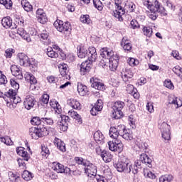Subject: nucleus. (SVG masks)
<instances>
[{"instance_id":"nucleus-1","label":"nucleus","mask_w":182,"mask_h":182,"mask_svg":"<svg viewBox=\"0 0 182 182\" xmlns=\"http://www.w3.org/2000/svg\"><path fill=\"white\" fill-rule=\"evenodd\" d=\"M114 167L119 173H132V164L129 159L124 158L114 164Z\"/></svg>"},{"instance_id":"nucleus-2","label":"nucleus","mask_w":182,"mask_h":182,"mask_svg":"<svg viewBox=\"0 0 182 182\" xmlns=\"http://www.w3.org/2000/svg\"><path fill=\"white\" fill-rule=\"evenodd\" d=\"M29 134L35 140H38L40 137H45L49 134V131L46 127H37L31 128L29 130Z\"/></svg>"},{"instance_id":"nucleus-3","label":"nucleus","mask_w":182,"mask_h":182,"mask_svg":"<svg viewBox=\"0 0 182 182\" xmlns=\"http://www.w3.org/2000/svg\"><path fill=\"white\" fill-rule=\"evenodd\" d=\"M16 151L18 156H22L23 159H18L17 160L18 164L19 167H22L23 168H25L26 164H25V161H28L31 159V155L28 154L26 151H25V148L22 146L17 147L16 149Z\"/></svg>"},{"instance_id":"nucleus-4","label":"nucleus","mask_w":182,"mask_h":182,"mask_svg":"<svg viewBox=\"0 0 182 182\" xmlns=\"http://www.w3.org/2000/svg\"><path fill=\"white\" fill-rule=\"evenodd\" d=\"M123 107H124V102L122 101H117L114 102L112 106V109L114 110L112 112V117H114V119H122V117L123 116V112H122V110H123Z\"/></svg>"},{"instance_id":"nucleus-5","label":"nucleus","mask_w":182,"mask_h":182,"mask_svg":"<svg viewBox=\"0 0 182 182\" xmlns=\"http://www.w3.org/2000/svg\"><path fill=\"white\" fill-rule=\"evenodd\" d=\"M156 6L157 7L149 10L148 14L149 18H150V19L152 21H156L157 19V12L161 14V15H163V16H166V15H167V11L164 7H159V5H156Z\"/></svg>"},{"instance_id":"nucleus-6","label":"nucleus","mask_w":182,"mask_h":182,"mask_svg":"<svg viewBox=\"0 0 182 182\" xmlns=\"http://www.w3.org/2000/svg\"><path fill=\"white\" fill-rule=\"evenodd\" d=\"M54 26L59 32H69L72 29V26H70L69 21L63 23L60 20L55 21L54 22Z\"/></svg>"},{"instance_id":"nucleus-7","label":"nucleus","mask_w":182,"mask_h":182,"mask_svg":"<svg viewBox=\"0 0 182 182\" xmlns=\"http://www.w3.org/2000/svg\"><path fill=\"white\" fill-rule=\"evenodd\" d=\"M171 127L167 123L164 122L161 125V133L162 136V139L165 140V141H168L171 140V132L170 129Z\"/></svg>"},{"instance_id":"nucleus-8","label":"nucleus","mask_w":182,"mask_h":182,"mask_svg":"<svg viewBox=\"0 0 182 182\" xmlns=\"http://www.w3.org/2000/svg\"><path fill=\"white\" fill-rule=\"evenodd\" d=\"M109 149L111 151H118L121 152L123 151L124 145L123 143H122V141L119 139H114L112 141H109L108 142Z\"/></svg>"},{"instance_id":"nucleus-9","label":"nucleus","mask_w":182,"mask_h":182,"mask_svg":"<svg viewBox=\"0 0 182 182\" xmlns=\"http://www.w3.org/2000/svg\"><path fill=\"white\" fill-rule=\"evenodd\" d=\"M85 173H87L88 177H92V176H96L97 174V167L95 164L90 163L88 161V164L84 167Z\"/></svg>"},{"instance_id":"nucleus-10","label":"nucleus","mask_w":182,"mask_h":182,"mask_svg":"<svg viewBox=\"0 0 182 182\" xmlns=\"http://www.w3.org/2000/svg\"><path fill=\"white\" fill-rule=\"evenodd\" d=\"M119 66V55H113L109 58V68L112 72H114Z\"/></svg>"},{"instance_id":"nucleus-11","label":"nucleus","mask_w":182,"mask_h":182,"mask_svg":"<svg viewBox=\"0 0 182 182\" xmlns=\"http://www.w3.org/2000/svg\"><path fill=\"white\" fill-rule=\"evenodd\" d=\"M116 10L114 11V16L117 18L120 22L123 21V18H122V15H124V9L123 7L120 6V4L117 1H115Z\"/></svg>"},{"instance_id":"nucleus-12","label":"nucleus","mask_w":182,"mask_h":182,"mask_svg":"<svg viewBox=\"0 0 182 182\" xmlns=\"http://www.w3.org/2000/svg\"><path fill=\"white\" fill-rule=\"evenodd\" d=\"M121 76L125 83L130 82L133 77V72L130 69L124 68L121 72Z\"/></svg>"},{"instance_id":"nucleus-13","label":"nucleus","mask_w":182,"mask_h":182,"mask_svg":"<svg viewBox=\"0 0 182 182\" xmlns=\"http://www.w3.org/2000/svg\"><path fill=\"white\" fill-rule=\"evenodd\" d=\"M36 101L33 99V97H31V95H27L24 100L23 105L25 109L27 110H31L34 106Z\"/></svg>"},{"instance_id":"nucleus-14","label":"nucleus","mask_w":182,"mask_h":182,"mask_svg":"<svg viewBox=\"0 0 182 182\" xmlns=\"http://www.w3.org/2000/svg\"><path fill=\"white\" fill-rule=\"evenodd\" d=\"M92 61L90 60H85V62H82L80 65V73L81 75H86V73H88V72L90 71V69H92Z\"/></svg>"},{"instance_id":"nucleus-15","label":"nucleus","mask_w":182,"mask_h":182,"mask_svg":"<svg viewBox=\"0 0 182 182\" xmlns=\"http://www.w3.org/2000/svg\"><path fill=\"white\" fill-rule=\"evenodd\" d=\"M11 85L14 90L10 89L7 92H5V96H16V92L19 89V84L16 81L11 80Z\"/></svg>"},{"instance_id":"nucleus-16","label":"nucleus","mask_w":182,"mask_h":182,"mask_svg":"<svg viewBox=\"0 0 182 182\" xmlns=\"http://www.w3.org/2000/svg\"><path fill=\"white\" fill-rule=\"evenodd\" d=\"M143 4L144 6H146V8L149 9V11L154 9V8H157V5L159 7H161L160 3H159L157 0H144Z\"/></svg>"},{"instance_id":"nucleus-17","label":"nucleus","mask_w":182,"mask_h":182,"mask_svg":"<svg viewBox=\"0 0 182 182\" xmlns=\"http://www.w3.org/2000/svg\"><path fill=\"white\" fill-rule=\"evenodd\" d=\"M11 72L13 75V76H15L17 77V79H23V75H22V70H21V68L18 67L17 65H12L11 67Z\"/></svg>"},{"instance_id":"nucleus-18","label":"nucleus","mask_w":182,"mask_h":182,"mask_svg":"<svg viewBox=\"0 0 182 182\" xmlns=\"http://www.w3.org/2000/svg\"><path fill=\"white\" fill-rule=\"evenodd\" d=\"M1 25L4 26V28H6V29H8V28H11V29H16V28L15 25H12V18H11V17L9 16L2 18Z\"/></svg>"},{"instance_id":"nucleus-19","label":"nucleus","mask_w":182,"mask_h":182,"mask_svg":"<svg viewBox=\"0 0 182 182\" xmlns=\"http://www.w3.org/2000/svg\"><path fill=\"white\" fill-rule=\"evenodd\" d=\"M88 51V60H90V62H95L96 59H97V53L96 52V48L95 47H90Z\"/></svg>"},{"instance_id":"nucleus-20","label":"nucleus","mask_w":182,"mask_h":182,"mask_svg":"<svg viewBox=\"0 0 182 182\" xmlns=\"http://www.w3.org/2000/svg\"><path fill=\"white\" fill-rule=\"evenodd\" d=\"M90 83H92L91 86L94 87V89H97V90H102L103 92V90H105V84L95 80V78L90 79Z\"/></svg>"},{"instance_id":"nucleus-21","label":"nucleus","mask_w":182,"mask_h":182,"mask_svg":"<svg viewBox=\"0 0 182 182\" xmlns=\"http://www.w3.org/2000/svg\"><path fill=\"white\" fill-rule=\"evenodd\" d=\"M77 92L80 96H86L89 93V90L86 85H84L82 83L77 84Z\"/></svg>"},{"instance_id":"nucleus-22","label":"nucleus","mask_w":182,"mask_h":182,"mask_svg":"<svg viewBox=\"0 0 182 182\" xmlns=\"http://www.w3.org/2000/svg\"><path fill=\"white\" fill-rule=\"evenodd\" d=\"M68 105L70 106L73 109L75 110H80L82 107H80V102L75 99H70L68 100Z\"/></svg>"},{"instance_id":"nucleus-23","label":"nucleus","mask_w":182,"mask_h":182,"mask_svg":"<svg viewBox=\"0 0 182 182\" xmlns=\"http://www.w3.org/2000/svg\"><path fill=\"white\" fill-rule=\"evenodd\" d=\"M17 33L18 35H20V36H21L23 39L26 41V42H31V36H29V34L26 33V31H25V29H23V28H18L17 30Z\"/></svg>"},{"instance_id":"nucleus-24","label":"nucleus","mask_w":182,"mask_h":182,"mask_svg":"<svg viewBox=\"0 0 182 182\" xmlns=\"http://www.w3.org/2000/svg\"><path fill=\"white\" fill-rule=\"evenodd\" d=\"M54 143L60 151H63V153H65V151H66V144H65V142H63L62 140L58 138H55L54 140Z\"/></svg>"},{"instance_id":"nucleus-25","label":"nucleus","mask_w":182,"mask_h":182,"mask_svg":"<svg viewBox=\"0 0 182 182\" xmlns=\"http://www.w3.org/2000/svg\"><path fill=\"white\" fill-rule=\"evenodd\" d=\"M18 56L21 66H26L28 60H29L28 55H25L23 53H19Z\"/></svg>"},{"instance_id":"nucleus-26","label":"nucleus","mask_w":182,"mask_h":182,"mask_svg":"<svg viewBox=\"0 0 182 182\" xmlns=\"http://www.w3.org/2000/svg\"><path fill=\"white\" fill-rule=\"evenodd\" d=\"M26 66H28L31 70H36L38 69V61L33 58H28Z\"/></svg>"},{"instance_id":"nucleus-27","label":"nucleus","mask_w":182,"mask_h":182,"mask_svg":"<svg viewBox=\"0 0 182 182\" xmlns=\"http://www.w3.org/2000/svg\"><path fill=\"white\" fill-rule=\"evenodd\" d=\"M52 168L56 173H63V171H65V166H63V164H59L58 162L53 163Z\"/></svg>"},{"instance_id":"nucleus-28","label":"nucleus","mask_w":182,"mask_h":182,"mask_svg":"<svg viewBox=\"0 0 182 182\" xmlns=\"http://www.w3.org/2000/svg\"><path fill=\"white\" fill-rule=\"evenodd\" d=\"M94 140L96 143L100 144L103 143L105 140V136L100 131H97L94 133Z\"/></svg>"},{"instance_id":"nucleus-29","label":"nucleus","mask_w":182,"mask_h":182,"mask_svg":"<svg viewBox=\"0 0 182 182\" xmlns=\"http://www.w3.org/2000/svg\"><path fill=\"white\" fill-rule=\"evenodd\" d=\"M121 46H122L124 50H132V44L128 41L127 37H124L121 42Z\"/></svg>"},{"instance_id":"nucleus-30","label":"nucleus","mask_w":182,"mask_h":182,"mask_svg":"<svg viewBox=\"0 0 182 182\" xmlns=\"http://www.w3.org/2000/svg\"><path fill=\"white\" fill-rule=\"evenodd\" d=\"M58 69L60 71V73L61 75V76H63V77H66V76H68V73L69 72V70H68V65L67 64H60L58 65Z\"/></svg>"},{"instance_id":"nucleus-31","label":"nucleus","mask_w":182,"mask_h":182,"mask_svg":"<svg viewBox=\"0 0 182 182\" xmlns=\"http://www.w3.org/2000/svg\"><path fill=\"white\" fill-rule=\"evenodd\" d=\"M46 50L47 56H48V58H51V59H56L57 58H59V53L53 50L52 47H48Z\"/></svg>"},{"instance_id":"nucleus-32","label":"nucleus","mask_w":182,"mask_h":182,"mask_svg":"<svg viewBox=\"0 0 182 182\" xmlns=\"http://www.w3.org/2000/svg\"><path fill=\"white\" fill-rule=\"evenodd\" d=\"M21 6L23 8L24 11L26 12H32L33 7L31 6V3L26 0H22L21 2Z\"/></svg>"},{"instance_id":"nucleus-33","label":"nucleus","mask_w":182,"mask_h":182,"mask_svg":"<svg viewBox=\"0 0 182 182\" xmlns=\"http://www.w3.org/2000/svg\"><path fill=\"white\" fill-rule=\"evenodd\" d=\"M109 137L114 139V140H117L118 137L120 136V134L117 132V129H116V127H112L109 129Z\"/></svg>"},{"instance_id":"nucleus-34","label":"nucleus","mask_w":182,"mask_h":182,"mask_svg":"<svg viewBox=\"0 0 182 182\" xmlns=\"http://www.w3.org/2000/svg\"><path fill=\"white\" fill-rule=\"evenodd\" d=\"M141 161H142L143 164H151V159L146 154H139Z\"/></svg>"},{"instance_id":"nucleus-35","label":"nucleus","mask_w":182,"mask_h":182,"mask_svg":"<svg viewBox=\"0 0 182 182\" xmlns=\"http://www.w3.org/2000/svg\"><path fill=\"white\" fill-rule=\"evenodd\" d=\"M68 114L73 119H75V120H77V122H78V123H82V117H80V116L79 115V114H77V112H76L73 110H70L68 112Z\"/></svg>"},{"instance_id":"nucleus-36","label":"nucleus","mask_w":182,"mask_h":182,"mask_svg":"<svg viewBox=\"0 0 182 182\" xmlns=\"http://www.w3.org/2000/svg\"><path fill=\"white\" fill-rule=\"evenodd\" d=\"M77 56L80 59H83V58H86V56H87V50L85 48V47H80L77 52Z\"/></svg>"},{"instance_id":"nucleus-37","label":"nucleus","mask_w":182,"mask_h":182,"mask_svg":"<svg viewBox=\"0 0 182 182\" xmlns=\"http://www.w3.org/2000/svg\"><path fill=\"white\" fill-rule=\"evenodd\" d=\"M102 160L105 162V163H110V161H112V159L113 158V156L109 153L107 152L106 151L104 152L103 154H102L101 156Z\"/></svg>"},{"instance_id":"nucleus-38","label":"nucleus","mask_w":182,"mask_h":182,"mask_svg":"<svg viewBox=\"0 0 182 182\" xmlns=\"http://www.w3.org/2000/svg\"><path fill=\"white\" fill-rule=\"evenodd\" d=\"M173 178L171 174H166L159 178V182H171Z\"/></svg>"},{"instance_id":"nucleus-39","label":"nucleus","mask_w":182,"mask_h":182,"mask_svg":"<svg viewBox=\"0 0 182 182\" xmlns=\"http://www.w3.org/2000/svg\"><path fill=\"white\" fill-rule=\"evenodd\" d=\"M31 124L33 126H38V127H41L42 125V118H40L38 117H34L31 120Z\"/></svg>"},{"instance_id":"nucleus-40","label":"nucleus","mask_w":182,"mask_h":182,"mask_svg":"<svg viewBox=\"0 0 182 182\" xmlns=\"http://www.w3.org/2000/svg\"><path fill=\"white\" fill-rule=\"evenodd\" d=\"M41 121L44 124H48L50 126L53 124V119L50 117H48L46 114L44 115V117H41Z\"/></svg>"},{"instance_id":"nucleus-41","label":"nucleus","mask_w":182,"mask_h":182,"mask_svg":"<svg viewBox=\"0 0 182 182\" xmlns=\"http://www.w3.org/2000/svg\"><path fill=\"white\" fill-rule=\"evenodd\" d=\"M21 177L26 181H29L30 180H32L33 176H32V173L29 172L28 171H24L21 175Z\"/></svg>"},{"instance_id":"nucleus-42","label":"nucleus","mask_w":182,"mask_h":182,"mask_svg":"<svg viewBox=\"0 0 182 182\" xmlns=\"http://www.w3.org/2000/svg\"><path fill=\"white\" fill-rule=\"evenodd\" d=\"M75 161L77 164L84 166V167H85L87 164H89V161L83 159L82 157H75Z\"/></svg>"},{"instance_id":"nucleus-43","label":"nucleus","mask_w":182,"mask_h":182,"mask_svg":"<svg viewBox=\"0 0 182 182\" xmlns=\"http://www.w3.org/2000/svg\"><path fill=\"white\" fill-rule=\"evenodd\" d=\"M121 137L125 140L133 139V135L130 134V129H127L122 134H121Z\"/></svg>"},{"instance_id":"nucleus-44","label":"nucleus","mask_w":182,"mask_h":182,"mask_svg":"<svg viewBox=\"0 0 182 182\" xmlns=\"http://www.w3.org/2000/svg\"><path fill=\"white\" fill-rule=\"evenodd\" d=\"M0 4L4 5L6 9H11L12 8L11 0H0Z\"/></svg>"},{"instance_id":"nucleus-45","label":"nucleus","mask_w":182,"mask_h":182,"mask_svg":"<svg viewBox=\"0 0 182 182\" xmlns=\"http://www.w3.org/2000/svg\"><path fill=\"white\" fill-rule=\"evenodd\" d=\"M6 97H9L10 102H11V103L14 105H18V103H21V97H16V95H11Z\"/></svg>"},{"instance_id":"nucleus-46","label":"nucleus","mask_w":182,"mask_h":182,"mask_svg":"<svg viewBox=\"0 0 182 182\" xmlns=\"http://www.w3.org/2000/svg\"><path fill=\"white\" fill-rule=\"evenodd\" d=\"M94 108L95 109V112H100L103 109V101L102 100H97Z\"/></svg>"},{"instance_id":"nucleus-47","label":"nucleus","mask_w":182,"mask_h":182,"mask_svg":"<svg viewBox=\"0 0 182 182\" xmlns=\"http://www.w3.org/2000/svg\"><path fill=\"white\" fill-rule=\"evenodd\" d=\"M101 55H102L103 57L107 56V58H112L114 54H113V50L109 51L107 48H103Z\"/></svg>"},{"instance_id":"nucleus-48","label":"nucleus","mask_w":182,"mask_h":182,"mask_svg":"<svg viewBox=\"0 0 182 182\" xmlns=\"http://www.w3.org/2000/svg\"><path fill=\"white\" fill-rule=\"evenodd\" d=\"M144 34L146 35L148 38L151 37L153 33V29L150 27H144L143 28Z\"/></svg>"},{"instance_id":"nucleus-49","label":"nucleus","mask_w":182,"mask_h":182,"mask_svg":"<svg viewBox=\"0 0 182 182\" xmlns=\"http://www.w3.org/2000/svg\"><path fill=\"white\" fill-rule=\"evenodd\" d=\"M41 41H48L49 39V32L46 30H43L40 34Z\"/></svg>"},{"instance_id":"nucleus-50","label":"nucleus","mask_w":182,"mask_h":182,"mask_svg":"<svg viewBox=\"0 0 182 182\" xmlns=\"http://www.w3.org/2000/svg\"><path fill=\"white\" fill-rule=\"evenodd\" d=\"M115 129L118 134H119V136H122V134H123L124 132L127 130L126 127L122 124L117 126Z\"/></svg>"},{"instance_id":"nucleus-51","label":"nucleus","mask_w":182,"mask_h":182,"mask_svg":"<svg viewBox=\"0 0 182 182\" xmlns=\"http://www.w3.org/2000/svg\"><path fill=\"white\" fill-rule=\"evenodd\" d=\"M94 6L98 9V11H102L103 9V4L100 0H93Z\"/></svg>"},{"instance_id":"nucleus-52","label":"nucleus","mask_w":182,"mask_h":182,"mask_svg":"<svg viewBox=\"0 0 182 182\" xmlns=\"http://www.w3.org/2000/svg\"><path fill=\"white\" fill-rule=\"evenodd\" d=\"M80 21L82 23H90V17L89 15H82L80 16Z\"/></svg>"},{"instance_id":"nucleus-53","label":"nucleus","mask_w":182,"mask_h":182,"mask_svg":"<svg viewBox=\"0 0 182 182\" xmlns=\"http://www.w3.org/2000/svg\"><path fill=\"white\" fill-rule=\"evenodd\" d=\"M37 18L38 21L40 22V23H46V22L48 21V17L46 16V13L41 14V16H38Z\"/></svg>"},{"instance_id":"nucleus-54","label":"nucleus","mask_w":182,"mask_h":182,"mask_svg":"<svg viewBox=\"0 0 182 182\" xmlns=\"http://www.w3.org/2000/svg\"><path fill=\"white\" fill-rule=\"evenodd\" d=\"M8 83V80H6V76L2 74V71H0V85H6Z\"/></svg>"},{"instance_id":"nucleus-55","label":"nucleus","mask_w":182,"mask_h":182,"mask_svg":"<svg viewBox=\"0 0 182 182\" xmlns=\"http://www.w3.org/2000/svg\"><path fill=\"white\" fill-rule=\"evenodd\" d=\"M127 62H128L129 66L133 67V66H137V65H139V61L133 58H129Z\"/></svg>"},{"instance_id":"nucleus-56","label":"nucleus","mask_w":182,"mask_h":182,"mask_svg":"<svg viewBox=\"0 0 182 182\" xmlns=\"http://www.w3.org/2000/svg\"><path fill=\"white\" fill-rule=\"evenodd\" d=\"M41 103L42 105H48L49 103V95L44 94L42 95Z\"/></svg>"},{"instance_id":"nucleus-57","label":"nucleus","mask_w":182,"mask_h":182,"mask_svg":"<svg viewBox=\"0 0 182 182\" xmlns=\"http://www.w3.org/2000/svg\"><path fill=\"white\" fill-rule=\"evenodd\" d=\"M136 146L139 147V149H140V151H141V153H146V144L143 143V142H138L136 144Z\"/></svg>"},{"instance_id":"nucleus-58","label":"nucleus","mask_w":182,"mask_h":182,"mask_svg":"<svg viewBox=\"0 0 182 182\" xmlns=\"http://www.w3.org/2000/svg\"><path fill=\"white\" fill-rule=\"evenodd\" d=\"M132 29H139L140 28V25L136 20H132L130 23Z\"/></svg>"},{"instance_id":"nucleus-59","label":"nucleus","mask_w":182,"mask_h":182,"mask_svg":"<svg viewBox=\"0 0 182 182\" xmlns=\"http://www.w3.org/2000/svg\"><path fill=\"white\" fill-rule=\"evenodd\" d=\"M9 178L10 181L15 182V181H16V180L18 178V176H16V174L14 173V172H9Z\"/></svg>"},{"instance_id":"nucleus-60","label":"nucleus","mask_w":182,"mask_h":182,"mask_svg":"<svg viewBox=\"0 0 182 182\" xmlns=\"http://www.w3.org/2000/svg\"><path fill=\"white\" fill-rule=\"evenodd\" d=\"M70 118L68 116L63 115L61 116V122L60 123L63 124H68L69 123Z\"/></svg>"},{"instance_id":"nucleus-61","label":"nucleus","mask_w":182,"mask_h":182,"mask_svg":"<svg viewBox=\"0 0 182 182\" xmlns=\"http://www.w3.org/2000/svg\"><path fill=\"white\" fill-rule=\"evenodd\" d=\"M68 124H62V122H59L58 127L61 132H66L68 130Z\"/></svg>"},{"instance_id":"nucleus-62","label":"nucleus","mask_w":182,"mask_h":182,"mask_svg":"<svg viewBox=\"0 0 182 182\" xmlns=\"http://www.w3.org/2000/svg\"><path fill=\"white\" fill-rule=\"evenodd\" d=\"M164 86L168 89H173L174 87L173 82H171L170 80H165L164 82Z\"/></svg>"},{"instance_id":"nucleus-63","label":"nucleus","mask_w":182,"mask_h":182,"mask_svg":"<svg viewBox=\"0 0 182 182\" xmlns=\"http://www.w3.org/2000/svg\"><path fill=\"white\" fill-rule=\"evenodd\" d=\"M5 53H6L5 54L6 58H12V53H14V49L9 48L6 50Z\"/></svg>"},{"instance_id":"nucleus-64","label":"nucleus","mask_w":182,"mask_h":182,"mask_svg":"<svg viewBox=\"0 0 182 182\" xmlns=\"http://www.w3.org/2000/svg\"><path fill=\"white\" fill-rule=\"evenodd\" d=\"M47 80L49 83H56L58 82V77L50 75L47 77Z\"/></svg>"}]
</instances>
